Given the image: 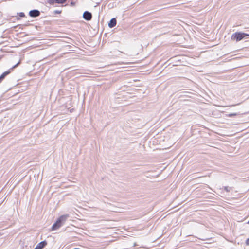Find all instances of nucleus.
Returning <instances> with one entry per match:
<instances>
[{"mask_svg":"<svg viewBox=\"0 0 249 249\" xmlns=\"http://www.w3.org/2000/svg\"><path fill=\"white\" fill-rule=\"evenodd\" d=\"M246 33L240 32H237L231 35V39L232 40H235L237 42H238L242 40L245 37H246Z\"/></svg>","mask_w":249,"mask_h":249,"instance_id":"obj_2","label":"nucleus"},{"mask_svg":"<svg viewBox=\"0 0 249 249\" xmlns=\"http://www.w3.org/2000/svg\"><path fill=\"white\" fill-rule=\"evenodd\" d=\"M2 56H0V60L2 58Z\"/></svg>","mask_w":249,"mask_h":249,"instance_id":"obj_17","label":"nucleus"},{"mask_svg":"<svg viewBox=\"0 0 249 249\" xmlns=\"http://www.w3.org/2000/svg\"><path fill=\"white\" fill-rule=\"evenodd\" d=\"M54 12L55 14H60L61 13V11L55 10Z\"/></svg>","mask_w":249,"mask_h":249,"instance_id":"obj_12","label":"nucleus"},{"mask_svg":"<svg viewBox=\"0 0 249 249\" xmlns=\"http://www.w3.org/2000/svg\"><path fill=\"white\" fill-rule=\"evenodd\" d=\"M92 17V14L89 11H85L83 15V18L87 21H89Z\"/></svg>","mask_w":249,"mask_h":249,"instance_id":"obj_5","label":"nucleus"},{"mask_svg":"<svg viewBox=\"0 0 249 249\" xmlns=\"http://www.w3.org/2000/svg\"><path fill=\"white\" fill-rule=\"evenodd\" d=\"M246 244L247 245H249V238L246 240Z\"/></svg>","mask_w":249,"mask_h":249,"instance_id":"obj_13","label":"nucleus"},{"mask_svg":"<svg viewBox=\"0 0 249 249\" xmlns=\"http://www.w3.org/2000/svg\"><path fill=\"white\" fill-rule=\"evenodd\" d=\"M67 0H47V2L51 5H54L56 4H63Z\"/></svg>","mask_w":249,"mask_h":249,"instance_id":"obj_3","label":"nucleus"},{"mask_svg":"<svg viewBox=\"0 0 249 249\" xmlns=\"http://www.w3.org/2000/svg\"><path fill=\"white\" fill-rule=\"evenodd\" d=\"M69 217V215H63L60 216L56 221V222L53 225L52 227V230L54 231L60 228L66 221L67 218Z\"/></svg>","mask_w":249,"mask_h":249,"instance_id":"obj_1","label":"nucleus"},{"mask_svg":"<svg viewBox=\"0 0 249 249\" xmlns=\"http://www.w3.org/2000/svg\"><path fill=\"white\" fill-rule=\"evenodd\" d=\"M237 115V113H230V114H229L228 115V117H233V116H235Z\"/></svg>","mask_w":249,"mask_h":249,"instance_id":"obj_10","label":"nucleus"},{"mask_svg":"<svg viewBox=\"0 0 249 249\" xmlns=\"http://www.w3.org/2000/svg\"><path fill=\"white\" fill-rule=\"evenodd\" d=\"M19 16L20 17H24L25 16V14L23 12H20L19 14Z\"/></svg>","mask_w":249,"mask_h":249,"instance_id":"obj_11","label":"nucleus"},{"mask_svg":"<svg viewBox=\"0 0 249 249\" xmlns=\"http://www.w3.org/2000/svg\"><path fill=\"white\" fill-rule=\"evenodd\" d=\"M29 15L32 18H36L40 16V12L39 10L36 9L32 10L30 11Z\"/></svg>","mask_w":249,"mask_h":249,"instance_id":"obj_4","label":"nucleus"},{"mask_svg":"<svg viewBox=\"0 0 249 249\" xmlns=\"http://www.w3.org/2000/svg\"><path fill=\"white\" fill-rule=\"evenodd\" d=\"M4 78L2 77L1 75L0 76V83H1Z\"/></svg>","mask_w":249,"mask_h":249,"instance_id":"obj_15","label":"nucleus"},{"mask_svg":"<svg viewBox=\"0 0 249 249\" xmlns=\"http://www.w3.org/2000/svg\"><path fill=\"white\" fill-rule=\"evenodd\" d=\"M20 63V62H18V63L13 66L11 69L8 70V71L4 72L1 75L2 77L4 78L11 73V71H12L14 69L16 68Z\"/></svg>","mask_w":249,"mask_h":249,"instance_id":"obj_6","label":"nucleus"},{"mask_svg":"<svg viewBox=\"0 0 249 249\" xmlns=\"http://www.w3.org/2000/svg\"><path fill=\"white\" fill-rule=\"evenodd\" d=\"M117 24V20L115 18H112L108 23V26L109 28H112L116 26Z\"/></svg>","mask_w":249,"mask_h":249,"instance_id":"obj_8","label":"nucleus"},{"mask_svg":"<svg viewBox=\"0 0 249 249\" xmlns=\"http://www.w3.org/2000/svg\"><path fill=\"white\" fill-rule=\"evenodd\" d=\"M47 245L46 241L44 240L39 243L34 249H42Z\"/></svg>","mask_w":249,"mask_h":249,"instance_id":"obj_7","label":"nucleus"},{"mask_svg":"<svg viewBox=\"0 0 249 249\" xmlns=\"http://www.w3.org/2000/svg\"><path fill=\"white\" fill-rule=\"evenodd\" d=\"M246 35H247L246 37L247 36H249V34L246 33Z\"/></svg>","mask_w":249,"mask_h":249,"instance_id":"obj_16","label":"nucleus"},{"mask_svg":"<svg viewBox=\"0 0 249 249\" xmlns=\"http://www.w3.org/2000/svg\"><path fill=\"white\" fill-rule=\"evenodd\" d=\"M4 78L2 77L1 75L0 76V83H1Z\"/></svg>","mask_w":249,"mask_h":249,"instance_id":"obj_14","label":"nucleus"},{"mask_svg":"<svg viewBox=\"0 0 249 249\" xmlns=\"http://www.w3.org/2000/svg\"><path fill=\"white\" fill-rule=\"evenodd\" d=\"M248 223H249V221L248 222Z\"/></svg>","mask_w":249,"mask_h":249,"instance_id":"obj_18","label":"nucleus"},{"mask_svg":"<svg viewBox=\"0 0 249 249\" xmlns=\"http://www.w3.org/2000/svg\"><path fill=\"white\" fill-rule=\"evenodd\" d=\"M224 189L227 192H229L232 189V188L228 186H225L224 187Z\"/></svg>","mask_w":249,"mask_h":249,"instance_id":"obj_9","label":"nucleus"}]
</instances>
